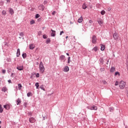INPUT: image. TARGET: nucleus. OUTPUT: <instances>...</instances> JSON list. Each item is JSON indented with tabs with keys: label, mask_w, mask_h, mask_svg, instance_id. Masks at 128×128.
<instances>
[{
	"label": "nucleus",
	"mask_w": 128,
	"mask_h": 128,
	"mask_svg": "<svg viewBox=\"0 0 128 128\" xmlns=\"http://www.w3.org/2000/svg\"><path fill=\"white\" fill-rule=\"evenodd\" d=\"M40 72H42V74H44V66L42 62H40Z\"/></svg>",
	"instance_id": "f257e3e1"
},
{
	"label": "nucleus",
	"mask_w": 128,
	"mask_h": 128,
	"mask_svg": "<svg viewBox=\"0 0 128 128\" xmlns=\"http://www.w3.org/2000/svg\"><path fill=\"white\" fill-rule=\"evenodd\" d=\"M126 86V82L122 80L119 83V87L121 90H124V87Z\"/></svg>",
	"instance_id": "f03ea898"
},
{
	"label": "nucleus",
	"mask_w": 128,
	"mask_h": 128,
	"mask_svg": "<svg viewBox=\"0 0 128 128\" xmlns=\"http://www.w3.org/2000/svg\"><path fill=\"white\" fill-rule=\"evenodd\" d=\"M88 110H98V106L94 105L88 106Z\"/></svg>",
	"instance_id": "7ed1b4c3"
},
{
	"label": "nucleus",
	"mask_w": 128,
	"mask_h": 128,
	"mask_svg": "<svg viewBox=\"0 0 128 128\" xmlns=\"http://www.w3.org/2000/svg\"><path fill=\"white\" fill-rule=\"evenodd\" d=\"M97 22L100 26H102V24H104V20L102 18H98L97 20Z\"/></svg>",
	"instance_id": "20e7f679"
},
{
	"label": "nucleus",
	"mask_w": 128,
	"mask_h": 128,
	"mask_svg": "<svg viewBox=\"0 0 128 128\" xmlns=\"http://www.w3.org/2000/svg\"><path fill=\"white\" fill-rule=\"evenodd\" d=\"M96 36L94 35L92 37V43L94 44H96Z\"/></svg>",
	"instance_id": "39448f33"
},
{
	"label": "nucleus",
	"mask_w": 128,
	"mask_h": 128,
	"mask_svg": "<svg viewBox=\"0 0 128 128\" xmlns=\"http://www.w3.org/2000/svg\"><path fill=\"white\" fill-rule=\"evenodd\" d=\"M113 38L115 40H118V34L116 32L114 33L113 34Z\"/></svg>",
	"instance_id": "423d86ee"
},
{
	"label": "nucleus",
	"mask_w": 128,
	"mask_h": 128,
	"mask_svg": "<svg viewBox=\"0 0 128 128\" xmlns=\"http://www.w3.org/2000/svg\"><path fill=\"white\" fill-rule=\"evenodd\" d=\"M36 120L34 117H31L29 118V122L31 124H34V123L36 122Z\"/></svg>",
	"instance_id": "0eeeda50"
},
{
	"label": "nucleus",
	"mask_w": 128,
	"mask_h": 128,
	"mask_svg": "<svg viewBox=\"0 0 128 128\" xmlns=\"http://www.w3.org/2000/svg\"><path fill=\"white\" fill-rule=\"evenodd\" d=\"M4 108L7 110H8L10 108V104H6V105H4Z\"/></svg>",
	"instance_id": "6e6552de"
},
{
	"label": "nucleus",
	"mask_w": 128,
	"mask_h": 128,
	"mask_svg": "<svg viewBox=\"0 0 128 128\" xmlns=\"http://www.w3.org/2000/svg\"><path fill=\"white\" fill-rule=\"evenodd\" d=\"M38 8L40 10H44V5H40L39 6H38Z\"/></svg>",
	"instance_id": "1a4fd4ad"
},
{
	"label": "nucleus",
	"mask_w": 128,
	"mask_h": 128,
	"mask_svg": "<svg viewBox=\"0 0 128 128\" xmlns=\"http://www.w3.org/2000/svg\"><path fill=\"white\" fill-rule=\"evenodd\" d=\"M9 12L10 14L11 15H12L14 14V10L13 8H9Z\"/></svg>",
	"instance_id": "9d476101"
},
{
	"label": "nucleus",
	"mask_w": 128,
	"mask_h": 128,
	"mask_svg": "<svg viewBox=\"0 0 128 128\" xmlns=\"http://www.w3.org/2000/svg\"><path fill=\"white\" fill-rule=\"evenodd\" d=\"M16 68H17V70H24V66H18Z\"/></svg>",
	"instance_id": "9b49d317"
},
{
	"label": "nucleus",
	"mask_w": 128,
	"mask_h": 128,
	"mask_svg": "<svg viewBox=\"0 0 128 128\" xmlns=\"http://www.w3.org/2000/svg\"><path fill=\"white\" fill-rule=\"evenodd\" d=\"M51 32H52L51 34V36H56V31L51 30Z\"/></svg>",
	"instance_id": "f8f14e48"
},
{
	"label": "nucleus",
	"mask_w": 128,
	"mask_h": 128,
	"mask_svg": "<svg viewBox=\"0 0 128 128\" xmlns=\"http://www.w3.org/2000/svg\"><path fill=\"white\" fill-rule=\"evenodd\" d=\"M116 70V68L114 67H112L110 69V72H114V71Z\"/></svg>",
	"instance_id": "ddd939ff"
},
{
	"label": "nucleus",
	"mask_w": 128,
	"mask_h": 128,
	"mask_svg": "<svg viewBox=\"0 0 128 128\" xmlns=\"http://www.w3.org/2000/svg\"><path fill=\"white\" fill-rule=\"evenodd\" d=\"M68 70H70V68H68V66H65L64 68V72H68Z\"/></svg>",
	"instance_id": "4468645a"
},
{
	"label": "nucleus",
	"mask_w": 128,
	"mask_h": 128,
	"mask_svg": "<svg viewBox=\"0 0 128 128\" xmlns=\"http://www.w3.org/2000/svg\"><path fill=\"white\" fill-rule=\"evenodd\" d=\"M34 48H35L34 44H30V50H34Z\"/></svg>",
	"instance_id": "2eb2a0df"
},
{
	"label": "nucleus",
	"mask_w": 128,
	"mask_h": 128,
	"mask_svg": "<svg viewBox=\"0 0 128 128\" xmlns=\"http://www.w3.org/2000/svg\"><path fill=\"white\" fill-rule=\"evenodd\" d=\"M20 48H18L17 50V56H20Z\"/></svg>",
	"instance_id": "dca6fc26"
},
{
	"label": "nucleus",
	"mask_w": 128,
	"mask_h": 128,
	"mask_svg": "<svg viewBox=\"0 0 128 128\" xmlns=\"http://www.w3.org/2000/svg\"><path fill=\"white\" fill-rule=\"evenodd\" d=\"M8 91V88L6 87H3L2 88V92H6Z\"/></svg>",
	"instance_id": "f3484780"
},
{
	"label": "nucleus",
	"mask_w": 128,
	"mask_h": 128,
	"mask_svg": "<svg viewBox=\"0 0 128 128\" xmlns=\"http://www.w3.org/2000/svg\"><path fill=\"white\" fill-rule=\"evenodd\" d=\"M16 102H17V105L18 106V104H20V102H22V100H20V98H18L16 100Z\"/></svg>",
	"instance_id": "a211bd4d"
},
{
	"label": "nucleus",
	"mask_w": 128,
	"mask_h": 128,
	"mask_svg": "<svg viewBox=\"0 0 128 128\" xmlns=\"http://www.w3.org/2000/svg\"><path fill=\"white\" fill-rule=\"evenodd\" d=\"M2 112H4V108H2V105L0 104V113L2 114Z\"/></svg>",
	"instance_id": "6ab92c4d"
},
{
	"label": "nucleus",
	"mask_w": 128,
	"mask_h": 128,
	"mask_svg": "<svg viewBox=\"0 0 128 128\" xmlns=\"http://www.w3.org/2000/svg\"><path fill=\"white\" fill-rule=\"evenodd\" d=\"M66 56L64 55H62L60 56V60H64Z\"/></svg>",
	"instance_id": "aec40b11"
},
{
	"label": "nucleus",
	"mask_w": 128,
	"mask_h": 128,
	"mask_svg": "<svg viewBox=\"0 0 128 128\" xmlns=\"http://www.w3.org/2000/svg\"><path fill=\"white\" fill-rule=\"evenodd\" d=\"M22 84H18V88L20 90H22Z\"/></svg>",
	"instance_id": "412c9836"
},
{
	"label": "nucleus",
	"mask_w": 128,
	"mask_h": 128,
	"mask_svg": "<svg viewBox=\"0 0 128 128\" xmlns=\"http://www.w3.org/2000/svg\"><path fill=\"white\" fill-rule=\"evenodd\" d=\"M106 46L104 44H101V50H104Z\"/></svg>",
	"instance_id": "4be33fe9"
},
{
	"label": "nucleus",
	"mask_w": 128,
	"mask_h": 128,
	"mask_svg": "<svg viewBox=\"0 0 128 128\" xmlns=\"http://www.w3.org/2000/svg\"><path fill=\"white\" fill-rule=\"evenodd\" d=\"M114 76H120V74L118 72H116L114 74Z\"/></svg>",
	"instance_id": "5701e85b"
},
{
	"label": "nucleus",
	"mask_w": 128,
	"mask_h": 128,
	"mask_svg": "<svg viewBox=\"0 0 128 128\" xmlns=\"http://www.w3.org/2000/svg\"><path fill=\"white\" fill-rule=\"evenodd\" d=\"M82 22V17L81 16L80 18L78 20V22Z\"/></svg>",
	"instance_id": "b1692460"
},
{
	"label": "nucleus",
	"mask_w": 128,
	"mask_h": 128,
	"mask_svg": "<svg viewBox=\"0 0 128 128\" xmlns=\"http://www.w3.org/2000/svg\"><path fill=\"white\" fill-rule=\"evenodd\" d=\"M93 50H94V52H98V46H95L93 48Z\"/></svg>",
	"instance_id": "393cba45"
},
{
	"label": "nucleus",
	"mask_w": 128,
	"mask_h": 128,
	"mask_svg": "<svg viewBox=\"0 0 128 128\" xmlns=\"http://www.w3.org/2000/svg\"><path fill=\"white\" fill-rule=\"evenodd\" d=\"M22 56L23 58H26V54L24 53L22 54Z\"/></svg>",
	"instance_id": "a878e982"
},
{
	"label": "nucleus",
	"mask_w": 128,
	"mask_h": 128,
	"mask_svg": "<svg viewBox=\"0 0 128 128\" xmlns=\"http://www.w3.org/2000/svg\"><path fill=\"white\" fill-rule=\"evenodd\" d=\"M35 86H36V88H37V90H38V86H40V85L38 84V82H36V84H35Z\"/></svg>",
	"instance_id": "bb28decb"
},
{
	"label": "nucleus",
	"mask_w": 128,
	"mask_h": 128,
	"mask_svg": "<svg viewBox=\"0 0 128 128\" xmlns=\"http://www.w3.org/2000/svg\"><path fill=\"white\" fill-rule=\"evenodd\" d=\"M2 14L3 16H6V12L4 10H3L2 12Z\"/></svg>",
	"instance_id": "cd10ccee"
},
{
	"label": "nucleus",
	"mask_w": 128,
	"mask_h": 128,
	"mask_svg": "<svg viewBox=\"0 0 128 128\" xmlns=\"http://www.w3.org/2000/svg\"><path fill=\"white\" fill-rule=\"evenodd\" d=\"M40 88H41V90H42L44 91L46 90H44V85H42L41 86H40Z\"/></svg>",
	"instance_id": "c85d7f7f"
},
{
	"label": "nucleus",
	"mask_w": 128,
	"mask_h": 128,
	"mask_svg": "<svg viewBox=\"0 0 128 128\" xmlns=\"http://www.w3.org/2000/svg\"><path fill=\"white\" fill-rule=\"evenodd\" d=\"M87 6H86V4H84L82 5V8L84 10H86V8Z\"/></svg>",
	"instance_id": "c756f323"
},
{
	"label": "nucleus",
	"mask_w": 128,
	"mask_h": 128,
	"mask_svg": "<svg viewBox=\"0 0 128 128\" xmlns=\"http://www.w3.org/2000/svg\"><path fill=\"white\" fill-rule=\"evenodd\" d=\"M35 22L34 20H32L30 22V24H35Z\"/></svg>",
	"instance_id": "7c9ffc66"
},
{
	"label": "nucleus",
	"mask_w": 128,
	"mask_h": 128,
	"mask_svg": "<svg viewBox=\"0 0 128 128\" xmlns=\"http://www.w3.org/2000/svg\"><path fill=\"white\" fill-rule=\"evenodd\" d=\"M104 14H106V11H104V10H102V11L101 12V14H102V16H104Z\"/></svg>",
	"instance_id": "2f4dec72"
},
{
	"label": "nucleus",
	"mask_w": 128,
	"mask_h": 128,
	"mask_svg": "<svg viewBox=\"0 0 128 128\" xmlns=\"http://www.w3.org/2000/svg\"><path fill=\"white\" fill-rule=\"evenodd\" d=\"M20 36H21V38H22V36H24V32H20Z\"/></svg>",
	"instance_id": "473e14b6"
},
{
	"label": "nucleus",
	"mask_w": 128,
	"mask_h": 128,
	"mask_svg": "<svg viewBox=\"0 0 128 128\" xmlns=\"http://www.w3.org/2000/svg\"><path fill=\"white\" fill-rule=\"evenodd\" d=\"M46 44H48V42H50V38L47 39V40H46Z\"/></svg>",
	"instance_id": "72a5a7b5"
},
{
	"label": "nucleus",
	"mask_w": 128,
	"mask_h": 128,
	"mask_svg": "<svg viewBox=\"0 0 128 128\" xmlns=\"http://www.w3.org/2000/svg\"><path fill=\"white\" fill-rule=\"evenodd\" d=\"M70 57L68 58V64H70Z\"/></svg>",
	"instance_id": "f704fd0d"
},
{
	"label": "nucleus",
	"mask_w": 128,
	"mask_h": 128,
	"mask_svg": "<svg viewBox=\"0 0 128 128\" xmlns=\"http://www.w3.org/2000/svg\"><path fill=\"white\" fill-rule=\"evenodd\" d=\"M40 18V14H36V18Z\"/></svg>",
	"instance_id": "c9c22d12"
},
{
	"label": "nucleus",
	"mask_w": 128,
	"mask_h": 128,
	"mask_svg": "<svg viewBox=\"0 0 128 128\" xmlns=\"http://www.w3.org/2000/svg\"><path fill=\"white\" fill-rule=\"evenodd\" d=\"M114 108H110V112H114Z\"/></svg>",
	"instance_id": "e433bc0d"
},
{
	"label": "nucleus",
	"mask_w": 128,
	"mask_h": 128,
	"mask_svg": "<svg viewBox=\"0 0 128 128\" xmlns=\"http://www.w3.org/2000/svg\"><path fill=\"white\" fill-rule=\"evenodd\" d=\"M42 31H40L38 32V36H42Z\"/></svg>",
	"instance_id": "4c0bfd02"
},
{
	"label": "nucleus",
	"mask_w": 128,
	"mask_h": 128,
	"mask_svg": "<svg viewBox=\"0 0 128 128\" xmlns=\"http://www.w3.org/2000/svg\"><path fill=\"white\" fill-rule=\"evenodd\" d=\"M32 94L31 92H28L27 94L28 96H30V95Z\"/></svg>",
	"instance_id": "58836bf2"
},
{
	"label": "nucleus",
	"mask_w": 128,
	"mask_h": 128,
	"mask_svg": "<svg viewBox=\"0 0 128 128\" xmlns=\"http://www.w3.org/2000/svg\"><path fill=\"white\" fill-rule=\"evenodd\" d=\"M2 74H6V70H2Z\"/></svg>",
	"instance_id": "ea45409f"
},
{
	"label": "nucleus",
	"mask_w": 128,
	"mask_h": 128,
	"mask_svg": "<svg viewBox=\"0 0 128 128\" xmlns=\"http://www.w3.org/2000/svg\"><path fill=\"white\" fill-rule=\"evenodd\" d=\"M36 78H40V74L38 73L36 74Z\"/></svg>",
	"instance_id": "a19ab883"
},
{
	"label": "nucleus",
	"mask_w": 128,
	"mask_h": 128,
	"mask_svg": "<svg viewBox=\"0 0 128 128\" xmlns=\"http://www.w3.org/2000/svg\"><path fill=\"white\" fill-rule=\"evenodd\" d=\"M108 12H110V10H112V8H108Z\"/></svg>",
	"instance_id": "79ce46f5"
},
{
	"label": "nucleus",
	"mask_w": 128,
	"mask_h": 128,
	"mask_svg": "<svg viewBox=\"0 0 128 128\" xmlns=\"http://www.w3.org/2000/svg\"><path fill=\"white\" fill-rule=\"evenodd\" d=\"M115 86H118V82L116 81L115 83Z\"/></svg>",
	"instance_id": "37998d69"
},
{
	"label": "nucleus",
	"mask_w": 128,
	"mask_h": 128,
	"mask_svg": "<svg viewBox=\"0 0 128 128\" xmlns=\"http://www.w3.org/2000/svg\"><path fill=\"white\" fill-rule=\"evenodd\" d=\"M43 38H44V39L47 38L46 36L43 35Z\"/></svg>",
	"instance_id": "c03bdc74"
},
{
	"label": "nucleus",
	"mask_w": 128,
	"mask_h": 128,
	"mask_svg": "<svg viewBox=\"0 0 128 128\" xmlns=\"http://www.w3.org/2000/svg\"><path fill=\"white\" fill-rule=\"evenodd\" d=\"M56 14V11H54V12H53L52 13V14L53 16H54V14Z\"/></svg>",
	"instance_id": "a18cd8bd"
},
{
	"label": "nucleus",
	"mask_w": 128,
	"mask_h": 128,
	"mask_svg": "<svg viewBox=\"0 0 128 128\" xmlns=\"http://www.w3.org/2000/svg\"><path fill=\"white\" fill-rule=\"evenodd\" d=\"M8 82L9 84H12V80H8Z\"/></svg>",
	"instance_id": "49530a36"
},
{
	"label": "nucleus",
	"mask_w": 128,
	"mask_h": 128,
	"mask_svg": "<svg viewBox=\"0 0 128 128\" xmlns=\"http://www.w3.org/2000/svg\"><path fill=\"white\" fill-rule=\"evenodd\" d=\"M62 34H64V31H62L60 32V36H62Z\"/></svg>",
	"instance_id": "de8ad7c7"
},
{
	"label": "nucleus",
	"mask_w": 128,
	"mask_h": 128,
	"mask_svg": "<svg viewBox=\"0 0 128 128\" xmlns=\"http://www.w3.org/2000/svg\"><path fill=\"white\" fill-rule=\"evenodd\" d=\"M44 4H48V2L46 1H44Z\"/></svg>",
	"instance_id": "09e8293b"
},
{
	"label": "nucleus",
	"mask_w": 128,
	"mask_h": 128,
	"mask_svg": "<svg viewBox=\"0 0 128 128\" xmlns=\"http://www.w3.org/2000/svg\"><path fill=\"white\" fill-rule=\"evenodd\" d=\"M89 22H90V24H92V20H90L89 21Z\"/></svg>",
	"instance_id": "8fccbe9b"
},
{
	"label": "nucleus",
	"mask_w": 128,
	"mask_h": 128,
	"mask_svg": "<svg viewBox=\"0 0 128 128\" xmlns=\"http://www.w3.org/2000/svg\"><path fill=\"white\" fill-rule=\"evenodd\" d=\"M104 84H106L107 82H106L104 81Z\"/></svg>",
	"instance_id": "3c124183"
},
{
	"label": "nucleus",
	"mask_w": 128,
	"mask_h": 128,
	"mask_svg": "<svg viewBox=\"0 0 128 128\" xmlns=\"http://www.w3.org/2000/svg\"><path fill=\"white\" fill-rule=\"evenodd\" d=\"M66 54L68 56H70V54L68 53H66Z\"/></svg>",
	"instance_id": "603ef678"
},
{
	"label": "nucleus",
	"mask_w": 128,
	"mask_h": 128,
	"mask_svg": "<svg viewBox=\"0 0 128 128\" xmlns=\"http://www.w3.org/2000/svg\"><path fill=\"white\" fill-rule=\"evenodd\" d=\"M70 24H74V23L71 22H70Z\"/></svg>",
	"instance_id": "864d4df0"
},
{
	"label": "nucleus",
	"mask_w": 128,
	"mask_h": 128,
	"mask_svg": "<svg viewBox=\"0 0 128 128\" xmlns=\"http://www.w3.org/2000/svg\"><path fill=\"white\" fill-rule=\"evenodd\" d=\"M6 2H10V0H6Z\"/></svg>",
	"instance_id": "5fc2aeb1"
},
{
	"label": "nucleus",
	"mask_w": 128,
	"mask_h": 128,
	"mask_svg": "<svg viewBox=\"0 0 128 128\" xmlns=\"http://www.w3.org/2000/svg\"><path fill=\"white\" fill-rule=\"evenodd\" d=\"M68 38V36H66V38Z\"/></svg>",
	"instance_id": "6e6d98bb"
},
{
	"label": "nucleus",
	"mask_w": 128,
	"mask_h": 128,
	"mask_svg": "<svg viewBox=\"0 0 128 128\" xmlns=\"http://www.w3.org/2000/svg\"><path fill=\"white\" fill-rule=\"evenodd\" d=\"M0 124H2V122L1 121H0Z\"/></svg>",
	"instance_id": "4d7b16f0"
},
{
	"label": "nucleus",
	"mask_w": 128,
	"mask_h": 128,
	"mask_svg": "<svg viewBox=\"0 0 128 128\" xmlns=\"http://www.w3.org/2000/svg\"><path fill=\"white\" fill-rule=\"evenodd\" d=\"M1 128V126H0V128Z\"/></svg>",
	"instance_id": "13d9d810"
}]
</instances>
